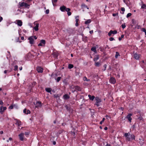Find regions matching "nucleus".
Here are the masks:
<instances>
[{"label": "nucleus", "mask_w": 146, "mask_h": 146, "mask_svg": "<svg viewBox=\"0 0 146 146\" xmlns=\"http://www.w3.org/2000/svg\"><path fill=\"white\" fill-rule=\"evenodd\" d=\"M10 71H9L8 70H5L4 71V72L5 74H6L7 72H9Z\"/></svg>", "instance_id": "5fc2aeb1"}, {"label": "nucleus", "mask_w": 146, "mask_h": 146, "mask_svg": "<svg viewBox=\"0 0 146 146\" xmlns=\"http://www.w3.org/2000/svg\"><path fill=\"white\" fill-rule=\"evenodd\" d=\"M67 14L68 16H70L71 15L72 13L70 11H67Z\"/></svg>", "instance_id": "c03bdc74"}, {"label": "nucleus", "mask_w": 146, "mask_h": 146, "mask_svg": "<svg viewBox=\"0 0 146 146\" xmlns=\"http://www.w3.org/2000/svg\"><path fill=\"white\" fill-rule=\"evenodd\" d=\"M35 105V107L38 108L39 107H41V102L40 101L37 102Z\"/></svg>", "instance_id": "ddd939ff"}, {"label": "nucleus", "mask_w": 146, "mask_h": 146, "mask_svg": "<svg viewBox=\"0 0 146 146\" xmlns=\"http://www.w3.org/2000/svg\"><path fill=\"white\" fill-rule=\"evenodd\" d=\"M99 59V55H97L94 58V61L95 62H97V60H98Z\"/></svg>", "instance_id": "412c9836"}, {"label": "nucleus", "mask_w": 146, "mask_h": 146, "mask_svg": "<svg viewBox=\"0 0 146 146\" xmlns=\"http://www.w3.org/2000/svg\"><path fill=\"white\" fill-rule=\"evenodd\" d=\"M140 55L138 54L137 53H135L134 54V58L136 60L139 59Z\"/></svg>", "instance_id": "f3484780"}, {"label": "nucleus", "mask_w": 146, "mask_h": 146, "mask_svg": "<svg viewBox=\"0 0 146 146\" xmlns=\"http://www.w3.org/2000/svg\"><path fill=\"white\" fill-rule=\"evenodd\" d=\"M96 105L97 106V107L99 106H100V105L99 104V103H96Z\"/></svg>", "instance_id": "69168bd1"}, {"label": "nucleus", "mask_w": 146, "mask_h": 146, "mask_svg": "<svg viewBox=\"0 0 146 146\" xmlns=\"http://www.w3.org/2000/svg\"><path fill=\"white\" fill-rule=\"evenodd\" d=\"M30 113H31L30 111L29 110H27V111L26 114H30Z\"/></svg>", "instance_id": "864d4df0"}, {"label": "nucleus", "mask_w": 146, "mask_h": 146, "mask_svg": "<svg viewBox=\"0 0 146 146\" xmlns=\"http://www.w3.org/2000/svg\"><path fill=\"white\" fill-rule=\"evenodd\" d=\"M105 119V118H103L102 120L101 121H100V124L101 125H102V124L103 122L104 121V120Z\"/></svg>", "instance_id": "f704fd0d"}, {"label": "nucleus", "mask_w": 146, "mask_h": 146, "mask_svg": "<svg viewBox=\"0 0 146 146\" xmlns=\"http://www.w3.org/2000/svg\"><path fill=\"white\" fill-rule=\"evenodd\" d=\"M3 18L2 17L0 16V22L3 20Z\"/></svg>", "instance_id": "e2e57ef3"}, {"label": "nucleus", "mask_w": 146, "mask_h": 146, "mask_svg": "<svg viewBox=\"0 0 146 146\" xmlns=\"http://www.w3.org/2000/svg\"><path fill=\"white\" fill-rule=\"evenodd\" d=\"M74 67V66L73 64H69L68 65V68L69 69H71Z\"/></svg>", "instance_id": "c85d7f7f"}, {"label": "nucleus", "mask_w": 146, "mask_h": 146, "mask_svg": "<svg viewBox=\"0 0 146 146\" xmlns=\"http://www.w3.org/2000/svg\"><path fill=\"white\" fill-rule=\"evenodd\" d=\"M88 97L90 100L93 101L94 99H95V97L94 96H91L90 94L88 95Z\"/></svg>", "instance_id": "a211bd4d"}, {"label": "nucleus", "mask_w": 146, "mask_h": 146, "mask_svg": "<svg viewBox=\"0 0 146 146\" xmlns=\"http://www.w3.org/2000/svg\"><path fill=\"white\" fill-rule=\"evenodd\" d=\"M24 133H21L19 135V139L21 141H23L24 140Z\"/></svg>", "instance_id": "0eeeda50"}, {"label": "nucleus", "mask_w": 146, "mask_h": 146, "mask_svg": "<svg viewBox=\"0 0 146 146\" xmlns=\"http://www.w3.org/2000/svg\"><path fill=\"white\" fill-rule=\"evenodd\" d=\"M132 115V114L131 113H129L127 116L126 118L128 119V121L130 122H131L132 119L131 116Z\"/></svg>", "instance_id": "1a4fd4ad"}, {"label": "nucleus", "mask_w": 146, "mask_h": 146, "mask_svg": "<svg viewBox=\"0 0 146 146\" xmlns=\"http://www.w3.org/2000/svg\"><path fill=\"white\" fill-rule=\"evenodd\" d=\"M119 109H120L122 111H123L124 108H123V107H121L120 108H119Z\"/></svg>", "instance_id": "680f3d73"}, {"label": "nucleus", "mask_w": 146, "mask_h": 146, "mask_svg": "<svg viewBox=\"0 0 146 146\" xmlns=\"http://www.w3.org/2000/svg\"><path fill=\"white\" fill-rule=\"evenodd\" d=\"M91 19H88L85 22V24H89L91 22Z\"/></svg>", "instance_id": "393cba45"}, {"label": "nucleus", "mask_w": 146, "mask_h": 146, "mask_svg": "<svg viewBox=\"0 0 146 146\" xmlns=\"http://www.w3.org/2000/svg\"><path fill=\"white\" fill-rule=\"evenodd\" d=\"M141 65L144 66V64H145V63L144 60H142L141 62Z\"/></svg>", "instance_id": "c9c22d12"}, {"label": "nucleus", "mask_w": 146, "mask_h": 146, "mask_svg": "<svg viewBox=\"0 0 146 146\" xmlns=\"http://www.w3.org/2000/svg\"><path fill=\"white\" fill-rule=\"evenodd\" d=\"M106 67L107 65L106 64H104V69H103V70L104 71H105L106 70Z\"/></svg>", "instance_id": "4c0bfd02"}, {"label": "nucleus", "mask_w": 146, "mask_h": 146, "mask_svg": "<svg viewBox=\"0 0 146 146\" xmlns=\"http://www.w3.org/2000/svg\"><path fill=\"white\" fill-rule=\"evenodd\" d=\"M28 39L29 40V43L31 44H34V40L33 38V36H30L28 38Z\"/></svg>", "instance_id": "9d476101"}, {"label": "nucleus", "mask_w": 146, "mask_h": 146, "mask_svg": "<svg viewBox=\"0 0 146 146\" xmlns=\"http://www.w3.org/2000/svg\"><path fill=\"white\" fill-rule=\"evenodd\" d=\"M39 24L38 23H37L36 24V26L33 28V29L36 31H37L38 30V27Z\"/></svg>", "instance_id": "6ab92c4d"}, {"label": "nucleus", "mask_w": 146, "mask_h": 146, "mask_svg": "<svg viewBox=\"0 0 146 146\" xmlns=\"http://www.w3.org/2000/svg\"><path fill=\"white\" fill-rule=\"evenodd\" d=\"M61 78V77H59L57 78L56 79V81L57 82H58L60 80Z\"/></svg>", "instance_id": "e433bc0d"}, {"label": "nucleus", "mask_w": 146, "mask_h": 146, "mask_svg": "<svg viewBox=\"0 0 146 146\" xmlns=\"http://www.w3.org/2000/svg\"><path fill=\"white\" fill-rule=\"evenodd\" d=\"M118 56H120V55L119 53L118 52H116V54H115V58H118Z\"/></svg>", "instance_id": "cd10ccee"}, {"label": "nucleus", "mask_w": 146, "mask_h": 146, "mask_svg": "<svg viewBox=\"0 0 146 146\" xmlns=\"http://www.w3.org/2000/svg\"><path fill=\"white\" fill-rule=\"evenodd\" d=\"M56 142L55 141H53V144L54 145H55L56 144Z\"/></svg>", "instance_id": "774afa93"}, {"label": "nucleus", "mask_w": 146, "mask_h": 146, "mask_svg": "<svg viewBox=\"0 0 146 146\" xmlns=\"http://www.w3.org/2000/svg\"><path fill=\"white\" fill-rule=\"evenodd\" d=\"M60 9L61 11L63 12L65 11H70V9L69 8H67L64 5L60 7Z\"/></svg>", "instance_id": "f03ea898"}, {"label": "nucleus", "mask_w": 146, "mask_h": 146, "mask_svg": "<svg viewBox=\"0 0 146 146\" xmlns=\"http://www.w3.org/2000/svg\"><path fill=\"white\" fill-rule=\"evenodd\" d=\"M63 98L64 100H67L69 99L70 96L67 94L64 95L63 97Z\"/></svg>", "instance_id": "2eb2a0df"}, {"label": "nucleus", "mask_w": 146, "mask_h": 146, "mask_svg": "<svg viewBox=\"0 0 146 146\" xmlns=\"http://www.w3.org/2000/svg\"><path fill=\"white\" fill-rule=\"evenodd\" d=\"M95 100L96 101V103H100L102 102L101 99L98 97H95Z\"/></svg>", "instance_id": "4468645a"}, {"label": "nucleus", "mask_w": 146, "mask_h": 146, "mask_svg": "<svg viewBox=\"0 0 146 146\" xmlns=\"http://www.w3.org/2000/svg\"><path fill=\"white\" fill-rule=\"evenodd\" d=\"M109 40L110 41H113V40H114V38L113 37H110V38H109Z\"/></svg>", "instance_id": "3c124183"}, {"label": "nucleus", "mask_w": 146, "mask_h": 146, "mask_svg": "<svg viewBox=\"0 0 146 146\" xmlns=\"http://www.w3.org/2000/svg\"><path fill=\"white\" fill-rule=\"evenodd\" d=\"M118 14V13H113L112 14V15L113 17L115 16H116Z\"/></svg>", "instance_id": "bf43d9fd"}, {"label": "nucleus", "mask_w": 146, "mask_h": 146, "mask_svg": "<svg viewBox=\"0 0 146 146\" xmlns=\"http://www.w3.org/2000/svg\"><path fill=\"white\" fill-rule=\"evenodd\" d=\"M75 25L76 27H77L78 26V22H76V23L75 24Z\"/></svg>", "instance_id": "0e129e2a"}, {"label": "nucleus", "mask_w": 146, "mask_h": 146, "mask_svg": "<svg viewBox=\"0 0 146 146\" xmlns=\"http://www.w3.org/2000/svg\"><path fill=\"white\" fill-rule=\"evenodd\" d=\"M143 115V113H141V112H139L138 113L137 116L138 117V119H139V120L143 121L144 119L142 117Z\"/></svg>", "instance_id": "7ed1b4c3"}, {"label": "nucleus", "mask_w": 146, "mask_h": 146, "mask_svg": "<svg viewBox=\"0 0 146 146\" xmlns=\"http://www.w3.org/2000/svg\"><path fill=\"white\" fill-rule=\"evenodd\" d=\"M36 70L38 72L42 73L43 72V69L41 66H38L36 68Z\"/></svg>", "instance_id": "9b49d317"}, {"label": "nucleus", "mask_w": 146, "mask_h": 146, "mask_svg": "<svg viewBox=\"0 0 146 146\" xmlns=\"http://www.w3.org/2000/svg\"><path fill=\"white\" fill-rule=\"evenodd\" d=\"M111 32L112 34L114 35L117 34V31L115 30L114 31L111 30Z\"/></svg>", "instance_id": "2f4dec72"}, {"label": "nucleus", "mask_w": 146, "mask_h": 146, "mask_svg": "<svg viewBox=\"0 0 146 146\" xmlns=\"http://www.w3.org/2000/svg\"><path fill=\"white\" fill-rule=\"evenodd\" d=\"M141 8L146 9V5L145 4H143L141 6Z\"/></svg>", "instance_id": "72a5a7b5"}, {"label": "nucleus", "mask_w": 146, "mask_h": 146, "mask_svg": "<svg viewBox=\"0 0 146 146\" xmlns=\"http://www.w3.org/2000/svg\"><path fill=\"white\" fill-rule=\"evenodd\" d=\"M33 38L34 39H36L37 38V37H36V36H33Z\"/></svg>", "instance_id": "052dcab7"}, {"label": "nucleus", "mask_w": 146, "mask_h": 146, "mask_svg": "<svg viewBox=\"0 0 146 146\" xmlns=\"http://www.w3.org/2000/svg\"><path fill=\"white\" fill-rule=\"evenodd\" d=\"M15 120L16 121L15 124L17 125L18 127L22 125L21 122L19 120L17 119H15Z\"/></svg>", "instance_id": "6e6552de"}, {"label": "nucleus", "mask_w": 146, "mask_h": 146, "mask_svg": "<svg viewBox=\"0 0 146 146\" xmlns=\"http://www.w3.org/2000/svg\"><path fill=\"white\" fill-rule=\"evenodd\" d=\"M142 31L145 32V35H146V30L145 28H143Z\"/></svg>", "instance_id": "49530a36"}, {"label": "nucleus", "mask_w": 146, "mask_h": 146, "mask_svg": "<svg viewBox=\"0 0 146 146\" xmlns=\"http://www.w3.org/2000/svg\"><path fill=\"white\" fill-rule=\"evenodd\" d=\"M132 14L131 13H128L127 15V18H129V17L130 16H131Z\"/></svg>", "instance_id": "ea45409f"}, {"label": "nucleus", "mask_w": 146, "mask_h": 146, "mask_svg": "<svg viewBox=\"0 0 146 146\" xmlns=\"http://www.w3.org/2000/svg\"><path fill=\"white\" fill-rule=\"evenodd\" d=\"M16 21H17V24L20 27L22 26L23 24V23L22 21L19 20H17Z\"/></svg>", "instance_id": "dca6fc26"}, {"label": "nucleus", "mask_w": 146, "mask_h": 146, "mask_svg": "<svg viewBox=\"0 0 146 146\" xmlns=\"http://www.w3.org/2000/svg\"><path fill=\"white\" fill-rule=\"evenodd\" d=\"M27 109H25L24 110H23V113H25V114H26V113H27Z\"/></svg>", "instance_id": "de8ad7c7"}, {"label": "nucleus", "mask_w": 146, "mask_h": 146, "mask_svg": "<svg viewBox=\"0 0 146 146\" xmlns=\"http://www.w3.org/2000/svg\"><path fill=\"white\" fill-rule=\"evenodd\" d=\"M109 82L113 84H114L115 83L116 81L115 79L113 77L110 78V79L109 80Z\"/></svg>", "instance_id": "423d86ee"}, {"label": "nucleus", "mask_w": 146, "mask_h": 146, "mask_svg": "<svg viewBox=\"0 0 146 146\" xmlns=\"http://www.w3.org/2000/svg\"><path fill=\"white\" fill-rule=\"evenodd\" d=\"M96 48V46L93 47L91 49V50L93 51L95 53H97Z\"/></svg>", "instance_id": "aec40b11"}, {"label": "nucleus", "mask_w": 146, "mask_h": 146, "mask_svg": "<svg viewBox=\"0 0 146 146\" xmlns=\"http://www.w3.org/2000/svg\"><path fill=\"white\" fill-rule=\"evenodd\" d=\"M25 2H20L19 3V5L20 7H22L24 6Z\"/></svg>", "instance_id": "5701e85b"}, {"label": "nucleus", "mask_w": 146, "mask_h": 146, "mask_svg": "<svg viewBox=\"0 0 146 146\" xmlns=\"http://www.w3.org/2000/svg\"><path fill=\"white\" fill-rule=\"evenodd\" d=\"M79 17L78 16H77L76 17V22H78L79 20V19L78 18Z\"/></svg>", "instance_id": "58836bf2"}, {"label": "nucleus", "mask_w": 146, "mask_h": 146, "mask_svg": "<svg viewBox=\"0 0 146 146\" xmlns=\"http://www.w3.org/2000/svg\"><path fill=\"white\" fill-rule=\"evenodd\" d=\"M49 11L48 9H47L46 11V14H48L49 13Z\"/></svg>", "instance_id": "6e6d98bb"}, {"label": "nucleus", "mask_w": 146, "mask_h": 146, "mask_svg": "<svg viewBox=\"0 0 146 146\" xmlns=\"http://www.w3.org/2000/svg\"><path fill=\"white\" fill-rule=\"evenodd\" d=\"M112 34L111 32V30H110L108 33V35L109 36H110Z\"/></svg>", "instance_id": "09e8293b"}, {"label": "nucleus", "mask_w": 146, "mask_h": 146, "mask_svg": "<svg viewBox=\"0 0 146 146\" xmlns=\"http://www.w3.org/2000/svg\"><path fill=\"white\" fill-rule=\"evenodd\" d=\"M54 58L56 59H58V54L57 53H54Z\"/></svg>", "instance_id": "c756f323"}, {"label": "nucleus", "mask_w": 146, "mask_h": 146, "mask_svg": "<svg viewBox=\"0 0 146 146\" xmlns=\"http://www.w3.org/2000/svg\"><path fill=\"white\" fill-rule=\"evenodd\" d=\"M18 66L17 65H15L14 67V70L15 71H16L18 70Z\"/></svg>", "instance_id": "a19ab883"}, {"label": "nucleus", "mask_w": 146, "mask_h": 146, "mask_svg": "<svg viewBox=\"0 0 146 146\" xmlns=\"http://www.w3.org/2000/svg\"><path fill=\"white\" fill-rule=\"evenodd\" d=\"M66 110L69 111H70L71 110V108L70 106H68V105H66L65 106Z\"/></svg>", "instance_id": "b1692460"}, {"label": "nucleus", "mask_w": 146, "mask_h": 146, "mask_svg": "<svg viewBox=\"0 0 146 146\" xmlns=\"http://www.w3.org/2000/svg\"><path fill=\"white\" fill-rule=\"evenodd\" d=\"M7 109V108L6 107H3L2 106H1L0 107V113L1 114H3Z\"/></svg>", "instance_id": "39448f33"}, {"label": "nucleus", "mask_w": 146, "mask_h": 146, "mask_svg": "<svg viewBox=\"0 0 146 146\" xmlns=\"http://www.w3.org/2000/svg\"><path fill=\"white\" fill-rule=\"evenodd\" d=\"M124 136L126 138V140L128 141H130L132 140H135V135L133 134H131L129 132L125 133Z\"/></svg>", "instance_id": "f257e3e1"}, {"label": "nucleus", "mask_w": 146, "mask_h": 146, "mask_svg": "<svg viewBox=\"0 0 146 146\" xmlns=\"http://www.w3.org/2000/svg\"><path fill=\"white\" fill-rule=\"evenodd\" d=\"M83 80L84 81H86L87 82H89L90 81V79H88L87 78L86 76H84V77Z\"/></svg>", "instance_id": "473e14b6"}, {"label": "nucleus", "mask_w": 146, "mask_h": 146, "mask_svg": "<svg viewBox=\"0 0 146 146\" xmlns=\"http://www.w3.org/2000/svg\"><path fill=\"white\" fill-rule=\"evenodd\" d=\"M58 0H52V3L54 6L55 5L54 3H56L57 2Z\"/></svg>", "instance_id": "7c9ffc66"}, {"label": "nucleus", "mask_w": 146, "mask_h": 146, "mask_svg": "<svg viewBox=\"0 0 146 146\" xmlns=\"http://www.w3.org/2000/svg\"><path fill=\"white\" fill-rule=\"evenodd\" d=\"M74 88L75 90V91L76 92L81 91L82 89L79 86H74Z\"/></svg>", "instance_id": "f8f14e48"}, {"label": "nucleus", "mask_w": 146, "mask_h": 146, "mask_svg": "<svg viewBox=\"0 0 146 146\" xmlns=\"http://www.w3.org/2000/svg\"><path fill=\"white\" fill-rule=\"evenodd\" d=\"M29 134V132H26L25 133V135L27 136V135H28Z\"/></svg>", "instance_id": "37998d69"}, {"label": "nucleus", "mask_w": 146, "mask_h": 146, "mask_svg": "<svg viewBox=\"0 0 146 146\" xmlns=\"http://www.w3.org/2000/svg\"><path fill=\"white\" fill-rule=\"evenodd\" d=\"M95 65L96 66H99L101 65L100 63L99 62H95Z\"/></svg>", "instance_id": "a878e982"}, {"label": "nucleus", "mask_w": 146, "mask_h": 146, "mask_svg": "<svg viewBox=\"0 0 146 146\" xmlns=\"http://www.w3.org/2000/svg\"><path fill=\"white\" fill-rule=\"evenodd\" d=\"M105 117L106 118V119H108V117L110 118V119L111 118V117H110V116H109L107 115H106L105 116Z\"/></svg>", "instance_id": "4d7b16f0"}, {"label": "nucleus", "mask_w": 146, "mask_h": 146, "mask_svg": "<svg viewBox=\"0 0 146 146\" xmlns=\"http://www.w3.org/2000/svg\"><path fill=\"white\" fill-rule=\"evenodd\" d=\"M45 90L47 92L50 93L52 91V89L50 88H46Z\"/></svg>", "instance_id": "4be33fe9"}, {"label": "nucleus", "mask_w": 146, "mask_h": 146, "mask_svg": "<svg viewBox=\"0 0 146 146\" xmlns=\"http://www.w3.org/2000/svg\"><path fill=\"white\" fill-rule=\"evenodd\" d=\"M4 104V103L3 101L1 100H0V105H3Z\"/></svg>", "instance_id": "603ef678"}, {"label": "nucleus", "mask_w": 146, "mask_h": 146, "mask_svg": "<svg viewBox=\"0 0 146 146\" xmlns=\"http://www.w3.org/2000/svg\"><path fill=\"white\" fill-rule=\"evenodd\" d=\"M112 34L111 32V30H110L108 33V35L109 36H110Z\"/></svg>", "instance_id": "8fccbe9b"}, {"label": "nucleus", "mask_w": 146, "mask_h": 146, "mask_svg": "<svg viewBox=\"0 0 146 146\" xmlns=\"http://www.w3.org/2000/svg\"><path fill=\"white\" fill-rule=\"evenodd\" d=\"M121 27H122V28L123 29H124L125 27H126V26L125 25V23H123V24L122 25H121Z\"/></svg>", "instance_id": "79ce46f5"}, {"label": "nucleus", "mask_w": 146, "mask_h": 146, "mask_svg": "<svg viewBox=\"0 0 146 146\" xmlns=\"http://www.w3.org/2000/svg\"><path fill=\"white\" fill-rule=\"evenodd\" d=\"M46 44V41L42 39L40 41V43L38 44V46L44 47Z\"/></svg>", "instance_id": "20e7f679"}, {"label": "nucleus", "mask_w": 146, "mask_h": 146, "mask_svg": "<svg viewBox=\"0 0 146 146\" xmlns=\"http://www.w3.org/2000/svg\"><path fill=\"white\" fill-rule=\"evenodd\" d=\"M24 7H25V8H29V7L30 6V5L29 4H28L27 3H25L24 4Z\"/></svg>", "instance_id": "bb28decb"}, {"label": "nucleus", "mask_w": 146, "mask_h": 146, "mask_svg": "<svg viewBox=\"0 0 146 146\" xmlns=\"http://www.w3.org/2000/svg\"><path fill=\"white\" fill-rule=\"evenodd\" d=\"M121 10L123 12H124L125 11V9L124 7H121Z\"/></svg>", "instance_id": "13d9d810"}, {"label": "nucleus", "mask_w": 146, "mask_h": 146, "mask_svg": "<svg viewBox=\"0 0 146 146\" xmlns=\"http://www.w3.org/2000/svg\"><path fill=\"white\" fill-rule=\"evenodd\" d=\"M93 32V30L90 31L89 32V33L90 34H92Z\"/></svg>", "instance_id": "338daca9"}, {"label": "nucleus", "mask_w": 146, "mask_h": 146, "mask_svg": "<svg viewBox=\"0 0 146 146\" xmlns=\"http://www.w3.org/2000/svg\"><path fill=\"white\" fill-rule=\"evenodd\" d=\"M13 108V105H11L9 108V109H12Z\"/></svg>", "instance_id": "a18cd8bd"}]
</instances>
